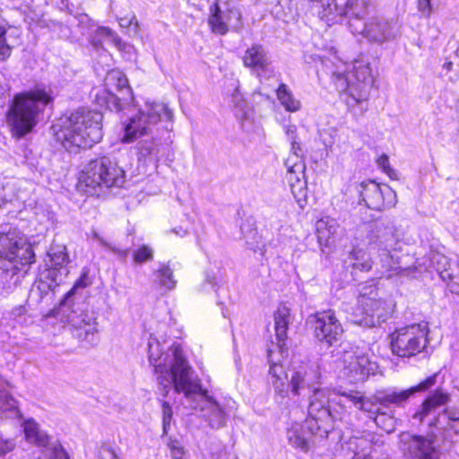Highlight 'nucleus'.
<instances>
[{"instance_id": "nucleus-1", "label": "nucleus", "mask_w": 459, "mask_h": 459, "mask_svg": "<svg viewBox=\"0 0 459 459\" xmlns=\"http://www.w3.org/2000/svg\"><path fill=\"white\" fill-rule=\"evenodd\" d=\"M160 343L156 339H151L148 342L149 360L153 364L158 381L163 386L164 395L173 385L177 393H183L186 398L196 394L202 398V416L212 429H221L225 426L230 413V407L219 403L207 391L202 388L200 380L194 376V370L188 364L182 349L173 346L172 359L169 364H156L160 358Z\"/></svg>"}, {"instance_id": "nucleus-2", "label": "nucleus", "mask_w": 459, "mask_h": 459, "mask_svg": "<svg viewBox=\"0 0 459 459\" xmlns=\"http://www.w3.org/2000/svg\"><path fill=\"white\" fill-rule=\"evenodd\" d=\"M172 111L161 102H146L125 126V143L138 140L135 146L138 160L157 168L165 152L162 134L172 126Z\"/></svg>"}, {"instance_id": "nucleus-3", "label": "nucleus", "mask_w": 459, "mask_h": 459, "mask_svg": "<svg viewBox=\"0 0 459 459\" xmlns=\"http://www.w3.org/2000/svg\"><path fill=\"white\" fill-rule=\"evenodd\" d=\"M268 361L274 394L281 398L288 397L290 392L294 396H305L320 387L322 372L318 362L293 360L284 370L282 365L273 360L271 350L268 351Z\"/></svg>"}, {"instance_id": "nucleus-4", "label": "nucleus", "mask_w": 459, "mask_h": 459, "mask_svg": "<svg viewBox=\"0 0 459 459\" xmlns=\"http://www.w3.org/2000/svg\"><path fill=\"white\" fill-rule=\"evenodd\" d=\"M34 262L32 247L20 231L0 233V284L5 292L18 286Z\"/></svg>"}, {"instance_id": "nucleus-5", "label": "nucleus", "mask_w": 459, "mask_h": 459, "mask_svg": "<svg viewBox=\"0 0 459 459\" xmlns=\"http://www.w3.org/2000/svg\"><path fill=\"white\" fill-rule=\"evenodd\" d=\"M103 115L90 109H77L53 126L56 138L68 152L91 148L103 136Z\"/></svg>"}, {"instance_id": "nucleus-6", "label": "nucleus", "mask_w": 459, "mask_h": 459, "mask_svg": "<svg viewBox=\"0 0 459 459\" xmlns=\"http://www.w3.org/2000/svg\"><path fill=\"white\" fill-rule=\"evenodd\" d=\"M324 66L336 90L347 92L352 100V103L347 100L348 105L359 104L368 99L373 77L368 62L356 60L351 71H349V65L342 62L333 64L325 61Z\"/></svg>"}, {"instance_id": "nucleus-7", "label": "nucleus", "mask_w": 459, "mask_h": 459, "mask_svg": "<svg viewBox=\"0 0 459 459\" xmlns=\"http://www.w3.org/2000/svg\"><path fill=\"white\" fill-rule=\"evenodd\" d=\"M53 97L43 89L16 94L6 113L12 134L18 138L30 133L38 124L39 116Z\"/></svg>"}, {"instance_id": "nucleus-8", "label": "nucleus", "mask_w": 459, "mask_h": 459, "mask_svg": "<svg viewBox=\"0 0 459 459\" xmlns=\"http://www.w3.org/2000/svg\"><path fill=\"white\" fill-rule=\"evenodd\" d=\"M85 275L78 279L74 287L66 293L60 304L62 317L74 329V335L87 342L96 340L97 323L95 313L90 310V305L78 290L87 286Z\"/></svg>"}, {"instance_id": "nucleus-9", "label": "nucleus", "mask_w": 459, "mask_h": 459, "mask_svg": "<svg viewBox=\"0 0 459 459\" xmlns=\"http://www.w3.org/2000/svg\"><path fill=\"white\" fill-rule=\"evenodd\" d=\"M393 310L394 305L379 297L374 281L359 285L354 323L369 327L376 326L385 322Z\"/></svg>"}, {"instance_id": "nucleus-10", "label": "nucleus", "mask_w": 459, "mask_h": 459, "mask_svg": "<svg viewBox=\"0 0 459 459\" xmlns=\"http://www.w3.org/2000/svg\"><path fill=\"white\" fill-rule=\"evenodd\" d=\"M125 170L116 160L101 157L91 160L81 172L79 180L86 187L96 190L103 187H121L125 183Z\"/></svg>"}, {"instance_id": "nucleus-11", "label": "nucleus", "mask_w": 459, "mask_h": 459, "mask_svg": "<svg viewBox=\"0 0 459 459\" xmlns=\"http://www.w3.org/2000/svg\"><path fill=\"white\" fill-rule=\"evenodd\" d=\"M428 333V324L424 322L397 329L390 335L392 352L402 358L417 355L426 347Z\"/></svg>"}, {"instance_id": "nucleus-12", "label": "nucleus", "mask_w": 459, "mask_h": 459, "mask_svg": "<svg viewBox=\"0 0 459 459\" xmlns=\"http://www.w3.org/2000/svg\"><path fill=\"white\" fill-rule=\"evenodd\" d=\"M207 22L211 31L221 36L243 28L242 13L231 0H215L209 7Z\"/></svg>"}, {"instance_id": "nucleus-13", "label": "nucleus", "mask_w": 459, "mask_h": 459, "mask_svg": "<svg viewBox=\"0 0 459 459\" xmlns=\"http://www.w3.org/2000/svg\"><path fill=\"white\" fill-rule=\"evenodd\" d=\"M398 448L404 459H439L440 453L433 437L403 431Z\"/></svg>"}, {"instance_id": "nucleus-14", "label": "nucleus", "mask_w": 459, "mask_h": 459, "mask_svg": "<svg viewBox=\"0 0 459 459\" xmlns=\"http://www.w3.org/2000/svg\"><path fill=\"white\" fill-rule=\"evenodd\" d=\"M350 29L353 34H361L369 41L383 43L393 40L399 34V26L393 21L375 17L368 22L354 20L350 22Z\"/></svg>"}, {"instance_id": "nucleus-15", "label": "nucleus", "mask_w": 459, "mask_h": 459, "mask_svg": "<svg viewBox=\"0 0 459 459\" xmlns=\"http://www.w3.org/2000/svg\"><path fill=\"white\" fill-rule=\"evenodd\" d=\"M315 338L328 347L338 342L342 334L343 328L333 310L317 312L307 318Z\"/></svg>"}, {"instance_id": "nucleus-16", "label": "nucleus", "mask_w": 459, "mask_h": 459, "mask_svg": "<svg viewBox=\"0 0 459 459\" xmlns=\"http://www.w3.org/2000/svg\"><path fill=\"white\" fill-rule=\"evenodd\" d=\"M329 429L319 425L316 420H306L304 424H293L287 430L289 445L303 453H307L315 445L316 439L326 438Z\"/></svg>"}, {"instance_id": "nucleus-17", "label": "nucleus", "mask_w": 459, "mask_h": 459, "mask_svg": "<svg viewBox=\"0 0 459 459\" xmlns=\"http://www.w3.org/2000/svg\"><path fill=\"white\" fill-rule=\"evenodd\" d=\"M105 83L107 86H114L118 91L121 92L122 97H118L109 90L101 89L95 94V100L100 106H105L109 109L115 108L119 111L122 110L124 101H127L131 97V89L128 85V80L126 75L117 70H111L108 73Z\"/></svg>"}, {"instance_id": "nucleus-18", "label": "nucleus", "mask_w": 459, "mask_h": 459, "mask_svg": "<svg viewBox=\"0 0 459 459\" xmlns=\"http://www.w3.org/2000/svg\"><path fill=\"white\" fill-rule=\"evenodd\" d=\"M368 238V250L375 253L377 249H395L401 234L393 220L381 218L372 224Z\"/></svg>"}, {"instance_id": "nucleus-19", "label": "nucleus", "mask_w": 459, "mask_h": 459, "mask_svg": "<svg viewBox=\"0 0 459 459\" xmlns=\"http://www.w3.org/2000/svg\"><path fill=\"white\" fill-rule=\"evenodd\" d=\"M376 363L361 351H345L342 357V377L350 383L356 384L365 381L374 374Z\"/></svg>"}, {"instance_id": "nucleus-20", "label": "nucleus", "mask_w": 459, "mask_h": 459, "mask_svg": "<svg viewBox=\"0 0 459 459\" xmlns=\"http://www.w3.org/2000/svg\"><path fill=\"white\" fill-rule=\"evenodd\" d=\"M359 192L366 206L371 210L382 211L394 207L397 203L395 191L387 185H379L375 181L360 183Z\"/></svg>"}, {"instance_id": "nucleus-21", "label": "nucleus", "mask_w": 459, "mask_h": 459, "mask_svg": "<svg viewBox=\"0 0 459 459\" xmlns=\"http://www.w3.org/2000/svg\"><path fill=\"white\" fill-rule=\"evenodd\" d=\"M332 395H335V394L326 388L314 389L309 396L308 417L307 420H316L319 425L325 426L328 429L334 417L331 403L335 402V398Z\"/></svg>"}, {"instance_id": "nucleus-22", "label": "nucleus", "mask_w": 459, "mask_h": 459, "mask_svg": "<svg viewBox=\"0 0 459 459\" xmlns=\"http://www.w3.org/2000/svg\"><path fill=\"white\" fill-rule=\"evenodd\" d=\"M69 262L66 247L52 244L48 251L47 268L41 273V278L50 280L55 284L62 283L69 273L67 269Z\"/></svg>"}, {"instance_id": "nucleus-23", "label": "nucleus", "mask_w": 459, "mask_h": 459, "mask_svg": "<svg viewBox=\"0 0 459 459\" xmlns=\"http://www.w3.org/2000/svg\"><path fill=\"white\" fill-rule=\"evenodd\" d=\"M243 63L246 67L252 69L258 76L269 75L273 73L271 61L264 48L254 44L245 51Z\"/></svg>"}, {"instance_id": "nucleus-24", "label": "nucleus", "mask_w": 459, "mask_h": 459, "mask_svg": "<svg viewBox=\"0 0 459 459\" xmlns=\"http://www.w3.org/2000/svg\"><path fill=\"white\" fill-rule=\"evenodd\" d=\"M429 265L445 281L452 293L459 294V275L454 274L449 259L437 252L432 253L429 257Z\"/></svg>"}, {"instance_id": "nucleus-25", "label": "nucleus", "mask_w": 459, "mask_h": 459, "mask_svg": "<svg viewBox=\"0 0 459 459\" xmlns=\"http://www.w3.org/2000/svg\"><path fill=\"white\" fill-rule=\"evenodd\" d=\"M411 396L413 395L410 388L389 387L376 391L375 401L386 409L402 408L408 403Z\"/></svg>"}, {"instance_id": "nucleus-26", "label": "nucleus", "mask_w": 459, "mask_h": 459, "mask_svg": "<svg viewBox=\"0 0 459 459\" xmlns=\"http://www.w3.org/2000/svg\"><path fill=\"white\" fill-rule=\"evenodd\" d=\"M451 399L448 392L442 388H437L435 392L431 393L422 402L419 409L413 413L412 419L421 423L423 420L435 412L438 408L446 405Z\"/></svg>"}, {"instance_id": "nucleus-27", "label": "nucleus", "mask_w": 459, "mask_h": 459, "mask_svg": "<svg viewBox=\"0 0 459 459\" xmlns=\"http://www.w3.org/2000/svg\"><path fill=\"white\" fill-rule=\"evenodd\" d=\"M343 449L352 455L351 459H368L372 452V443L366 437H351L345 442Z\"/></svg>"}, {"instance_id": "nucleus-28", "label": "nucleus", "mask_w": 459, "mask_h": 459, "mask_svg": "<svg viewBox=\"0 0 459 459\" xmlns=\"http://www.w3.org/2000/svg\"><path fill=\"white\" fill-rule=\"evenodd\" d=\"M290 323V310L286 305H280L274 312V330L280 342L287 339V332Z\"/></svg>"}, {"instance_id": "nucleus-29", "label": "nucleus", "mask_w": 459, "mask_h": 459, "mask_svg": "<svg viewBox=\"0 0 459 459\" xmlns=\"http://www.w3.org/2000/svg\"><path fill=\"white\" fill-rule=\"evenodd\" d=\"M339 225L334 219L325 217L316 222V234L320 245L328 246L337 234Z\"/></svg>"}, {"instance_id": "nucleus-30", "label": "nucleus", "mask_w": 459, "mask_h": 459, "mask_svg": "<svg viewBox=\"0 0 459 459\" xmlns=\"http://www.w3.org/2000/svg\"><path fill=\"white\" fill-rule=\"evenodd\" d=\"M373 8L371 0H348L345 14L350 17L349 23L356 19L365 22L366 16Z\"/></svg>"}, {"instance_id": "nucleus-31", "label": "nucleus", "mask_w": 459, "mask_h": 459, "mask_svg": "<svg viewBox=\"0 0 459 459\" xmlns=\"http://www.w3.org/2000/svg\"><path fill=\"white\" fill-rule=\"evenodd\" d=\"M287 168L286 179L289 186L307 180L305 178L306 164L298 157H288L285 160Z\"/></svg>"}, {"instance_id": "nucleus-32", "label": "nucleus", "mask_w": 459, "mask_h": 459, "mask_svg": "<svg viewBox=\"0 0 459 459\" xmlns=\"http://www.w3.org/2000/svg\"><path fill=\"white\" fill-rule=\"evenodd\" d=\"M392 249L385 250L377 249L375 253H377L378 262L381 264L382 270L380 271L381 277L391 278L394 274L400 273L401 267L391 255Z\"/></svg>"}, {"instance_id": "nucleus-33", "label": "nucleus", "mask_w": 459, "mask_h": 459, "mask_svg": "<svg viewBox=\"0 0 459 459\" xmlns=\"http://www.w3.org/2000/svg\"><path fill=\"white\" fill-rule=\"evenodd\" d=\"M26 439L39 446L46 447L49 442V437L39 428L33 420H28L23 424Z\"/></svg>"}, {"instance_id": "nucleus-34", "label": "nucleus", "mask_w": 459, "mask_h": 459, "mask_svg": "<svg viewBox=\"0 0 459 459\" xmlns=\"http://www.w3.org/2000/svg\"><path fill=\"white\" fill-rule=\"evenodd\" d=\"M276 96L286 111L297 112L301 108V103L297 100L285 83H281L276 90Z\"/></svg>"}, {"instance_id": "nucleus-35", "label": "nucleus", "mask_w": 459, "mask_h": 459, "mask_svg": "<svg viewBox=\"0 0 459 459\" xmlns=\"http://www.w3.org/2000/svg\"><path fill=\"white\" fill-rule=\"evenodd\" d=\"M157 283L168 290H172L176 288L177 280L173 275V270L169 263L160 264L159 269L155 272Z\"/></svg>"}, {"instance_id": "nucleus-36", "label": "nucleus", "mask_w": 459, "mask_h": 459, "mask_svg": "<svg viewBox=\"0 0 459 459\" xmlns=\"http://www.w3.org/2000/svg\"><path fill=\"white\" fill-rule=\"evenodd\" d=\"M379 403L375 401V394L371 398L362 397L359 409L362 411L368 412L370 418H373L377 426H381L380 420L385 417V412L380 411V408L377 406Z\"/></svg>"}, {"instance_id": "nucleus-37", "label": "nucleus", "mask_w": 459, "mask_h": 459, "mask_svg": "<svg viewBox=\"0 0 459 459\" xmlns=\"http://www.w3.org/2000/svg\"><path fill=\"white\" fill-rule=\"evenodd\" d=\"M14 41L15 38L12 32L6 30L5 27L0 22V60H5L10 56Z\"/></svg>"}, {"instance_id": "nucleus-38", "label": "nucleus", "mask_w": 459, "mask_h": 459, "mask_svg": "<svg viewBox=\"0 0 459 459\" xmlns=\"http://www.w3.org/2000/svg\"><path fill=\"white\" fill-rule=\"evenodd\" d=\"M354 260L352 266L361 272H368L372 268L373 261L368 255L362 249H354L351 252ZM376 264L377 262H375Z\"/></svg>"}, {"instance_id": "nucleus-39", "label": "nucleus", "mask_w": 459, "mask_h": 459, "mask_svg": "<svg viewBox=\"0 0 459 459\" xmlns=\"http://www.w3.org/2000/svg\"><path fill=\"white\" fill-rule=\"evenodd\" d=\"M290 191L296 202L299 207L303 208L307 204V180H301V182L291 184L290 186Z\"/></svg>"}, {"instance_id": "nucleus-40", "label": "nucleus", "mask_w": 459, "mask_h": 459, "mask_svg": "<svg viewBox=\"0 0 459 459\" xmlns=\"http://www.w3.org/2000/svg\"><path fill=\"white\" fill-rule=\"evenodd\" d=\"M241 232L243 235V238L246 241L247 247L256 252L257 250H262L260 248V239L261 237L258 235V232L255 229H250L248 230H246L245 228L241 227Z\"/></svg>"}, {"instance_id": "nucleus-41", "label": "nucleus", "mask_w": 459, "mask_h": 459, "mask_svg": "<svg viewBox=\"0 0 459 459\" xmlns=\"http://www.w3.org/2000/svg\"><path fill=\"white\" fill-rule=\"evenodd\" d=\"M91 238L93 240L97 241L101 247L110 250L114 254H116L119 256H122V257H126L127 255V254H128L127 250H121V249L116 247L115 246L110 244L108 241H107L102 236H100V234L97 230H91Z\"/></svg>"}, {"instance_id": "nucleus-42", "label": "nucleus", "mask_w": 459, "mask_h": 459, "mask_svg": "<svg viewBox=\"0 0 459 459\" xmlns=\"http://www.w3.org/2000/svg\"><path fill=\"white\" fill-rule=\"evenodd\" d=\"M44 459H69L66 452L59 443H54L46 447L43 452Z\"/></svg>"}, {"instance_id": "nucleus-43", "label": "nucleus", "mask_w": 459, "mask_h": 459, "mask_svg": "<svg viewBox=\"0 0 459 459\" xmlns=\"http://www.w3.org/2000/svg\"><path fill=\"white\" fill-rule=\"evenodd\" d=\"M57 284L53 283L50 280H46L43 278V280L39 281L35 286L30 290L31 296H37L39 297V299H42L43 294L47 295L50 292L52 288L54 286H56Z\"/></svg>"}, {"instance_id": "nucleus-44", "label": "nucleus", "mask_w": 459, "mask_h": 459, "mask_svg": "<svg viewBox=\"0 0 459 459\" xmlns=\"http://www.w3.org/2000/svg\"><path fill=\"white\" fill-rule=\"evenodd\" d=\"M134 261L143 264L153 259V250L148 246L143 245L133 252Z\"/></svg>"}, {"instance_id": "nucleus-45", "label": "nucleus", "mask_w": 459, "mask_h": 459, "mask_svg": "<svg viewBox=\"0 0 459 459\" xmlns=\"http://www.w3.org/2000/svg\"><path fill=\"white\" fill-rule=\"evenodd\" d=\"M438 373H435L429 377H428L423 381L420 382L418 385L410 387L411 390L412 395L416 393L425 392L433 387L437 384Z\"/></svg>"}, {"instance_id": "nucleus-46", "label": "nucleus", "mask_w": 459, "mask_h": 459, "mask_svg": "<svg viewBox=\"0 0 459 459\" xmlns=\"http://www.w3.org/2000/svg\"><path fill=\"white\" fill-rule=\"evenodd\" d=\"M173 411L171 406L168 402L162 403V424H163V432L167 434L171 424Z\"/></svg>"}, {"instance_id": "nucleus-47", "label": "nucleus", "mask_w": 459, "mask_h": 459, "mask_svg": "<svg viewBox=\"0 0 459 459\" xmlns=\"http://www.w3.org/2000/svg\"><path fill=\"white\" fill-rule=\"evenodd\" d=\"M377 163L380 169L392 179L397 178L396 171L389 165V158L385 154H382L377 160Z\"/></svg>"}, {"instance_id": "nucleus-48", "label": "nucleus", "mask_w": 459, "mask_h": 459, "mask_svg": "<svg viewBox=\"0 0 459 459\" xmlns=\"http://www.w3.org/2000/svg\"><path fill=\"white\" fill-rule=\"evenodd\" d=\"M97 35L110 39L117 47H120L122 44V39L111 29L108 27L99 28L97 30Z\"/></svg>"}, {"instance_id": "nucleus-49", "label": "nucleus", "mask_w": 459, "mask_h": 459, "mask_svg": "<svg viewBox=\"0 0 459 459\" xmlns=\"http://www.w3.org/2000/svg\"><path fill=\"white\" fill-rule=\"evenodd\" d=\"M119 25L123 28H129L130 26H134V32L139 31L140 25L134 14L131 17H121L118 20Z\"/></svg>"}, {"instance_id": "nucleus-50", "label": "nucleus", "mask_w": 459, "mask_h": 459, "mask_svg": "<svg viewBox=\"0 0 459 459\" xmlns=\"http://www.w3.org/2000/svg\"><path fill=\"white\" fill-rule=\"evenodd\" d=\"M417 7H418V11L420 13V14L423 17L429 18L431 15V13H432L431 0H418Z\"/></svg>"}, {"instance_id": "nucleus-51", "label": "nucleus", "mask_w": 459, "mask_h": 459, "mask_svg": "<svg viewBox=\"0 0 459 459\" xmlns=\"http://www.w3.org/2000/svg\"><path fill=\"white\" fill-rule=\"evenodd\" d=\"M283 129H284L286 137H287L288 141L290 142V143L298 141L299 138H298L297 126L292 125V124L284 125Z\"/></svg>"}, {"instance_id": "nucleus-52", "label": "nucleus", "mask_w": 459, "mask_h": 459, "mask_svg": "<svg viewBox=\"0 0 459 459\" xmlns=\"http://www.w3.org/2000/svg\"><path fill=\"white\" fill-rule=\"evenodd\" d=\"M443 414L451 421H459V407H446L444 409Z\"/></svg>"}, {"instance_id": "nucleus-53", "label": "nucleus", "mask_w": 459, "mask_h": 459, "mask_svg": "<svg viewBox=\"0 0 459 459\" xmlns=\"http://www.w3.org/2000/svg\"><path fill=\"white\" fill-rule=\"evenodd\" d=\"M341 395L347 401L352 403L355 406L359 407L363 396L359 395L358 392L351 391L349 393H342Z\"/></svg>"}, {"instance_id": "nucleus-54", "label": "nucleus", "mask_w": 459, "mask_h": 459, "mask_svg": "<svg viewBox=\"0 0 459 459\" xmlns=\"http://www.w3.org/2000/svg\"><path fill=\"white\" fill-rule=\"evenodd\" d=\"M13 447L14 443L12 440L0 437V455L9 453Z\"/></svg>"}, {"instance_id": "nucleus-55", "label": "nucleus", "mask_w": 459, "mask_h": 459, "mask_svg": "<svg viewBox=\"0 0 459 459\" xmlns=\"http://www.w3.org/2000/svg\"><path fill=\"white\" fill-rule=\"evenodd\" d=\"M289 157H298L303 160L301 143L299 141L290 143V154Z\"/></svg>"}, {"instance_id": "nucleus-56", "label": "nucleus", "mask_w": 459, "mask_h": 459, "mask_svg": "<svg viewBox=\"0 0 459 459\" xmlns=\"http://www.w3.org/2000/svg\"><path fill=\"white\" fill-rule=\"evenodd\" d=\"M101 459H120L115 450L110 446H102L100 449Z\"/></svg>"}, {"instance_id": "nucleus-57", "label": "nucleus", "mask_w": 459, "mask_h": 459, "mask_svg": "<svg viewBox=\"0 0 459 459\" xmlns=\"http://www.w3.org/2000/svg\"><path fill=\"white\" fill-rule=\"evenodd\" d=\"M171 454L173 459H188L184 449L175 445L171 446Z\"/></svg>"}, {"instance_id": "nucleus-58", "label": "nucleus", "mask_w": 459, "mask_h": 459, "mask_svg": "<svg viewBox=\"0 0 459 459\" xmlns=\"http://www.w3.org/2000/svg\"><path fill=\"white\" fill-rule=\"evenodd\" d=\"M168 233H175L179 237H185L187 234V230H184L182 227H178L170 230Z\"/></svg>"}, {"instance_id": "nucleus-59", "label": "nucleus", "mask_w": 459, "mask_h": 459, "mask_svg": "<svg viewBox=\"0 0 459 459\" xmlns=\"http://www.w3.org/2000/svg\"><path fill=\"white\" fill-rule=\"evenodd\" d=\"M240 100L241 96L239 95L238 91H236L235 93L232 95V101H234L236 105H239Z\"/></svg>"}, {"instance_id": "nucleus-60", "label": "nucleus", "mask_w": 459, "mask_h": 459, "mask_svg": "<svg viewBox=\"0 0 459 459\" xmlns=\"http://www.w3.org/2000/svg\"><path fill=\"white\" fill-rule=\"evenodd\" d=\"M453 63L452 62H446L444 65H443V68L446 69V71H450L452 68H453Z\"/></svg>"}, {"instance_id": "nucleus-61", "label": "nucleus", "mask_w": 459, "mask_h": 459, "mask_svg": "<svg viewBox=\"0 0 459 459\" xmlns=\"http://www.w3.org/2000/svg\"><path fill=\"white\" fill-rule=\"evenodd\" d=\"M206 282L211 285L212 288H213L215 286V283H214V278L213 277H210V276H207L206 278Z\"/></svg>"}, {"instance_id": "nucleus-62", "label": "nucleus", "mask_w": 459, "mask_h": 459, "mask_svg": "<svg viewBox=\"0 0 459 459\" xmlns=\"http://www.w3.org/2000/svg\"><path fill=\"white\" fill-rule=\"evenodd\" d=\"M389 421H390V428L388 429V427H382L385 431L387 432H390L393 430L394 427H393V424H392V418L389 419Z\"/></svg>"}, {"instance_id": "nucleus-63", "label": "nucleus", "mask_w": 459, "mask_h": 459, "mask_svg": "<svg viewBox=\"0 0 459 459\" xmlns=\"http://www.w3.org/2000/svg\"><path fill=\"white\" fill-rule=\"evenodd\" d=\"M92 44H93L95 47H97V46L100 44V42H99V41H97L96 39H93V40H92Z\"/></svg>"}]
</instances>
